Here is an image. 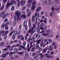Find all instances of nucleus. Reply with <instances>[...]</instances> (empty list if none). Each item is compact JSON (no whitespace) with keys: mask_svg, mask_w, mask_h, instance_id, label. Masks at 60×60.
Instances as JSON below:
<instances>
[{"mask_svg":"<svg viewBox=\"0 0 60 60\" xmlns=\"http://www.w3.org/2000/svg\"><path fill=\"white\" fill-rule=\"evenodd\" d=\"M15 15L18 16V17L17 16H15V17L14 21L13 23H17V22L16 21V20H20L21 19V17L19 16L20 15H21V13L19 12L18 11L17 12L15 13Z\"/></svg>","mask_w":60,"mask_h":60,"instance_id":"nucleus-1","label":"nucleus"},{"mask_svg":"<svg viewBox=\"0 0 60 60\" xmlns=\"http://www.w3.org/2000/svg\"><path fill=\"white\" fill-rule=\"evenodd\" d=\"M14 33L12 35V38L13 40H15V36L17 35V34L18 33V31L17 30H15V31L14 30H13L9 34V36H11L12 34H13V33Z\"/></svg>","mask_w":60,"mask_h":60,"instance_id":"nucleus-2","label":"nucleus"},{"mask_svg":"<svg viewBox=\"0 0 60 60\" xmlns=\"http://www.w3.org/2000/svg\"><path fill=\"white\" fill-rule=\"evenodd\" d=\"M8 33H9V31H6L5 32L4 31H3V30L0 31V34L2 35V36H6L8 34Z\"/></svg>","mask_w":60,"mask_h":60,"instance_id":"nucleus-3","label":"nucleus"},{"mask_svg":"<svg viewBox=\"0 0 60 60\" xmlns=\"http://www.w3.org/2000/svg\"><path fill=\"white\" fill-rule=\"evenodd\" d=\"M8 14H6L5 15V13L4 12H2L0 14V17H2L3 19H4Z\"/></svg>","mask_w":60,"mask_h":60,"instance_id":"nucleus-4","label":"nucleus"},{"mask_svg":"<svg viewBox=\"0 0 60 60\" xmlns=\"http://www.w3.org/2000/svg\"><path fill=\"white\" fill-rule=\"evenodd\" d=\"M35 0H34V1L33 3L32 4L31 9L33 11H34L35 8V5L36 4V2H35Z\"/></svg>","mask_w":60,"mask_h":60,"instance_id":"nucleus-5","label":"nucleus"},{"mask_svg":"<svg viewBox=\"0 0 60 60\" xmlns=\"http://www.w3.org/2000/svg\"><path fill=\"white\" fill-rule=\"evenodd\" d=\"M50 33V30H47L46 32V34L45 33L42 34V35L45 36H46L47 35H48V34H49Z\"/></svg>","mask_w":60,"mask_h":60,"instance_id":"nucleus-6","label":"nucleus"},{"mask_svg":"<svg viewBox=\"0 0 60 60\" xmlns=\"http://www.w3.org/2000/svg\"><path fill=\"white\" fill-rule=\"evenodd\" d=\"M23 25V26H24V27H25V30L26 31H27V29H28V27H26V26L27 25V22L26 21H25L24 22Z\"/></svg>","mask_w":60,"mask_h":60,"instance_id":"nucleus-7","label":"nucleus"},{"mask_svg":"<svg viewBox=\"0 0 60 60\" xmlns=\"http://www.w3.org/2000/svg\"><path fill=\"white\" fill-rule=\"evenodd\" d=\"M11 4L12 5H13V4H17V2L16 1H15V0H11L10 2Z\"/></svg>","mask_w":60,"mask_h":60,"instance_id":"nucleus-8","label":"nucleus"},{"mask_svg":"<svg viewBox=\"0 0 60 60\" xmlns=\"http://www.w3.org/2000/svg\"><path fill=\"white\" fill-rule=\"evenodd\" d=\"M9 24V22H7L5 24V30H8V26L7 25Z\"/></svg>","mask_w":60,"mask_h":60,"instance_id":"nucleus-9","label":"nucleus"},{"mask_svg":"<svg viewBox=\"0 0 60 60\" xmlns=\"http://www.w3.org/2000/svg\"><path fill=\"white\" fill-rule=\"evenodd\" d=\"M20 47L18 48V50H19V51L21 50L22 49V48L23 49H25V47L22 45H20Z\"/></svg>","mask_w":60,"mask_h":60,"instance_id":"nucleus-10","label":"nucleus"},{"mask_svg":"<svg viewBox=\"0 0 60 60\" xmlns=\"http://www.w3.org/2000/svg\"><path fill=\"white\" fill-rule=\"evenodd\" d=\"M21 5L22 6H23L26 4V1L25 0L22 1L21 2Z\"/></svg>","mask_w":60,"mask_h":60,"instance_id":"nucleus-11","label":"nucleus"},{"mask_svg":"<svg viewBox=\"0 0 60 60\" xmlns=\"http://www.w3.org/2000/svg\"><path fill=\"white\" fill-rule=\"evenodd\" d=\"M11 5H12L11 4V3H10L9 2H8L7 4V6H6V7H9Z\"/></svg>","mask_w":60,"mask_h":60,"instance_id":"nucleus-12","label":"nucleus"},{"mask_svg":"<svg viewBox=\"0 0 60 60\" xmlns=\"http://www.w3.org/2000/svg\"><path fill=\"white\" fill-rule=\"evenodd\" d=\"M53 49V46H52L51 45L49 47V50H50V51H52Z\"/></svg>","mask_w":60,"mask_h":60,"instance_id":"nucleus-13","label":"nucleus"},{"mask_svg":"<svg viewBox=\"0 0 60 60\" xmlns=\"http://www.w3.org/2000/svg\"><path fill=\"white\" fill-rule=\"evenodd\" d=\"M21 18H22L23 19H25L26 17V15H25L22 14L21 16Z\"/></svg>","mask_w":60,"mask_h":60,"instance_id":"nucleus-14","label":"nucleus"},{"mask_svg":"<svg viewBox=\"0 0 60 60\" xmlns=\"http://www.w3.org/2000/svg\"><path fill=\"white\" fill-rule=\"evenodd\" d=\"M18 50H19L17 48H15L14 49V51L16 53H18Z\"/></svg>","mask_w":60,"mask_h":60,"instance_id":"nucleus-15","label":"nucleus"},{"mask_svg":"<svg viewBox=\"0 0 60 60\" xmlns=\"http://www.w3.org/2000/svg\"><path fill=\"white\" fill-rule=\"evenodd\" d=\"M44 26V23H42L41 24L40 26V27H41V30L42 29V28H43Z\"/></svg>","mask_w":60,"mask_h":60,"instance_id":"nucleus-16","label":"nucleus"},{"mask_svg":"<svg viewBox=\"0 0 60 60\" xmlns=\"http://www.w3.org/2000/svg\"><path fill=\"white\" fill-rule=\"evenodd\" d=\"M31 20L32 22L35 21V17L34 16H33Z\"/></svg>","mask_w":60,"mask_h":60,"instance_id":"nucleus-17","label":"nucleus"},{"mask_svg":"<svg viewBox=\"0 0 60 60\" xmlns=\"http://www.w3.org/2000/svg\"><path fill=\"white\" fill-rule=\"evenodd\" d=\"M41 41V39H39V40L37 41V43L36 45H37L39 43H40V42Z\"/></svg>","mask_w":60,"mask_h":60,"instance_id":"nucleus-18","label":"nucleus"},{"mask_svg":"<svg viewBox=\"0 0 60 60\" xmlns=\"http://www.w3.org/2000/svg\"><path fill=\"white\" fill-rule=\"evenodd\" d=\"M15 52H10L9 55V56H11L12 54H15Z\"/></svg>","mask_w":60,"mask_h":60,"instance_id":"nucleus-19","label":"nucleus"},{"mask_svg":"<svg viewBox=\"0 0 60 60\" xmlns=\"http://www.w3.org/2000/svg\"><path fill=\"white\" fill-rule=\"evenodd\" d=\"M43 21L45 23L47 24V18H45V19Z\"/></svg>","mask_w":60,"mask_h":60,"instance_id":"nucleus-20","label":"nucleus"},{"mask_svg":"<svg viewBox=\"0 0 60 60\" xmlns=\"http://www.w3.org/2000/svg\"><path fill=\"white\" fill-rule=\"evenodd\" d=\"M41 7H38L37 9L36 10V11H41Z\"/></svg>","mask_w":60,"mask_h":60,"instance_id":"nucleus-21","label":"nucleus"},{"mask_svg":"<svg viewBox=\"0 0 60 60\" xmlns=\"http://www.w3.org/2000/svg\"><path fill=\"white\" fill-rule=\"evenodd\" d=\"M2 57L3 58H5L6 57V53H4L3 54L2 56Z\"/></svg>","mask_w":60,"mask_h":60,"instance_id":"nucleus-22","label":"nucleus"},{"mask_svg":"<svg viewBox=\"0 0 60 60\" xmlns=\"http://www.w3.org/2000/svg\"><path fill=\"white\" fill-rule=\"evenodd\" d=\"M4 6H2L0 8V11H2L3 10H4Z\"/></svg>","mask_w":60,"mask_h":60,"instance_id":"nucleus-23","label":"nucleus"},{"mask_svg":"<svg viewBox=\"0 0 60 60\" xmlns=\"http://www.w3.org/2000/svg\"><path fill=\"white\" fill-rule=\"evenodd\" d=\"M2 28H4L5 27V24L4 25V23H3L1 26Z\"/></svg>","mask_w":60,"mask_h":60,"instance_id":"nucleus-24","label":"nucleus"},{"mask_svg":"<svg viewBox=\"0 0 60 60\" xmlns=\"http://www.w3.org/2000/svg\"><path fill=\"white\" fill-rule=\"evenodd\" d=\"M29 26L30 27L31 26V20L30 19H29Z\"/></svg>","mask_w":60,"mask_h":60,"instance_id":"nucleus-25","label":"nucleus"},{"mask_svg":"<svg viewBox=\"0 0 60 60\" xmlns=\"http://www.w3.org/2000/svg\"><path fill=\"white\" fill-rule=\"evenodd\" d=\"M53 14H55V13L53 12H52L51 13H50L49 15L52 17L53 16Z\"/></svg>","mask_w":60,"mask_h":60,"instance_id":"nucleus-26","label":"nucleus"},{"mask_svg":"<svg viewBox=\"0 0 60 60\" xmlns=\"http://www.w3.org/2000/svg\"><path fill=\"white\" fill-rule=\"evenodd\" d=\"M39 55L37 54L36 56L34 57L33 58H34V59H36L38 57H39Z\"/></svg>","mask_w":60,"mask_h":60,"instance_id":"nucleus-27","label":"nucleus"},{"mask_svg":"<svg viewBox=\"0 0 60 60\" xmlns=\"http://www.w3.org/2000/svg\"><path fill=\"white\" fill-rule=\"evenodd\" d=\"M31 28H30L27 31V33H28V34H29L30 33H31Z\"/></svg>","mask_w":60,"mask_h":60,"instance_id":"nucleus-28","label":"nucleus"},{"mask_svg":"<svg viewBox=\"0 0 60 60\" xmlns=\"http://www.w3.org/2000/svg\"><path fill=\"white\" fill-rule=\"evenodd\" d=\"M46 50H47V49L46 48H45L44 50H43V52L44 53H46Z\"/></svg>","mask_w":60,"mask_h":60,"instance_id":"nucleus-29","label":"nucleus"},{"mask_svg":"<svg viewBox=\"0 0 60 60\" xmlns=\"http://www.w3.org/2000/svg\"><path fill=\"white\" fill-rule=\"evenodd\" d=\"M21 31L20 30H19L18 31V35H19L21 34Z\"/></svg>","mask_w":60,"mask_h":60,"instance_id":"nucleus-30","label":"nucleus"},{"mask_svg":"<svg viewBox=\"0 0 60 60\" xmlns=\"http://www.w3.org/2000/svg\"><path fill=\"white\" fill-rule=\"evenodd\" d=\"M15 9V7L14 6H12L11 8V11H13Z\"/></svg>","mask_w":60,"mask_h":60,"instance_id":"nucleus-31","label":"nucleus"},{"mask_svg":"<svg viewBox=\"0 0 60 60\" xmlns=\"http://www.w3.org/2000/svg\"><path fill=\"white\" fill-rule=\"evenodd\" d=\"M35 49V47H33L32 49V50H31V51L32 52H33V51H34V50Z\"/></svg>","mask_w":60,"mask_h":60,"instance_id":"nucleus-32","label":"nucleus"},{"mask_svg":"<svg viewBox=\"0 0 60 60\" xmlns=\"http://www.w3.org/2000/svg\"><path fill=\"white\" fill-rule=\"evenodd\" d=\"M21 28H22V25H20L19 27V30H21Z\"/></svg>","mask_w":60,"mask_h":60,"instance_id":"nucleus-33","label":"nucleus"},{"mask_svg":"<svg viewBox=\"0 0 60 60\" xmlns=\"http://www.w3.org/2000/svg\"><path fill=\"white\" fill-rule=\"evenodd\" d=\"M4 45V42H2L0 43V46H3Z\"/></svg>","mask_w":60,"mask_h":60,"instance_id":"nucleus-34","label":"nucleus"},{"mask_svg":"<svg viewBox=\"0 0 60 60\" xmlns=\"http://www.w3.org/2000/svg\"><path fill=\"white\" fill-rule=\"evenodd\" d=\"M48 41L49 42V43H52V40L50 39H49L48 40Z\"/></svg>","mask_w":60,"mask_h":60,"instance_id":"nucleus-35","label":"nucleus"},{"mask_svg":"<svg viewBox=\"0 0 60 60\" xmlns=\"http://www.w3.org/2000/svg\"><path fill=\"white\" fill-rule=\"evenodd\" d=\"M27 6L28 7H30L31 6V4H29L27 5Z\"/></svg>","mask_w":60,"mask_h":60,"instance_id":"nucleus-36","label":"nucleus"},{"mask_svg":"<svg viewBox=\"0 0 60 60\" xmlns=\"http://www.w3.org/2000/svg\"><path fill=\"white\" fill-rule=\"evenodd\" d=\"M13 49V48L12 47H10L9 49V51H11Z\"/></svg>","mask_w":60,"mask_h":60,"instance_id":"nucleus-37","label":"nucleus"},{"mask_svg":"<svg viewBox=\"0 0 60 60\" xmlns=\"http://www.w3.org/2000/svg\"><path fill=\"white\" fill-rule=\"evenodd\" d=\"M34 33V31L33 30H31V34H33Z\"/></svg>","mask_w":60,"mask_h":60,"instance_id":"nucleus-38","label":"nucleus"},{"mask_svg":"<svg viewBox=\"0 0 60 60\" xmlns=\"http://www.w3.org/2000/svg\"><path fill=\"white\" fill-rule=\"evenodd\" d=\"M26 42H24L23 43V46L24 47L26 46Z\"/></svg>","mask_w":60,"mask_h":60,"instance_id":"nucleus-39","label":"nucleus"},{"mask_svg":"<svg viewBox=\"0 0 60 60\" xmlns=\"http://www.w3.org/2000/svg\"><path fill=\"white\" fill-rule=\"evenodd\" d=\"M8 21V19L6 18L4 20V22H7Z\"/></svg>","mask_w":60,"mask_h":60,"instance_id":"nucleus-40","label":"nucleus"},{"mask_svg":"<svg viewBox=\"0 0 60 60\" xmlns=\"http://www.w3.org/2000/svg\"><path fill=\"white\" fill-rule=\"evenodd\" d=\"M17 54H19V55H22V54H23V52H17Z\"/></svg>","mask_w":60,"mask_h":60,"instance_id":"nucleus-41","label":"nucleus"},{"mask_svg":"<svg viewBox=\"0 0 60 60\" xmlns=\"http://www.w3.org/2000/svg\"><path fill=\"white\" fill-rule=\"evenodd\" d=\"M47 28V26H45V28H42V29L41 30H45V29H46Z\"/></svg>","mask_w":60,"mask_h":60,"instance_id":"nucleus-42","label":"nucleus"},{"mask_svg":"<svg viewBox=\"0 0 60 60\" xmlns=\"http://www.w3.org/2000/svg\"><path fill=\"white\" fill-rule=\"evenodd\" d=\"M33 1V0H29L28 1V3H32Z\"/></svg>","mask_w":60,"mask_h":60,"instance_id":"nucleus-43","label":"nucleus"},{"mask_svg":"<svg viewBox=\"0 0 60 60\" xmlns=\"http://www.w3.org/2000/svg\"><path fill=\"white\" fill-rule=\"evenodd\" d=\"M30 14H31V13H27V17H29L30 16Z\"/></svg>","mask_w":60,"mask_h":60,"instance_id":"nucleus-44","label":"nucleus"},{"mask_svg":"<svg viewBox=\"0 0 60 60\" xmlns=\"http://www.w3.org/2000/svg\"><path fill=\"white\" fill-rule=\"evenodd\" d=\"M47 1H45L44 2V4H47Z\"/></svg>","mask_w":60,"mask_h":60,"instance_id":"nucleus-45","label":"nucleus"},{"mask_svg":"<svg viewBox=\"0 0 60 60\" xmlns=\"http://www.w3.org/2000/svg\"><path fill=\"white\" fill-rule=\"evenodd\" d=\"M14 56L15 57V58H18L19 56H18V55H14Z\"/></svg>","mask_w":60,"mask_h":60,"instance_id":"nucleus-46","label":"nucleus"},{"mask_svg":"<svg viewBox=\"0 0 60 60\" xmlns=\"http://www.w3.org/2000/svg\"><path fill=\"white\" fill-rule=\"evenodd\" d=\"M56 47H57V46L56 45H55L54 46V49H56Z\"/></svg>","mask_w":60,"mask_h":60,"instance_id":"nucleus-47","label":"nucleus"},{"mask_svg":"<svg viewBox=\"0 0 60 60\" xmlns=\"http://www.w3.org/2000/svg\"><path fill=\"white\" fill-rule=\"evenodd\" d=\"M56 1V4H59V1L58 0H55Z\"/></svg>","mask_w":60,"mask_h":60,"instance_id":"nucleus-48","label":"nucleus"},{"mask_svg":"<svg viewBox=\"0 0 60 60\" xmlns=\"http://www.w3.org/2000/svg\"><path fill=\"white\" fill-rule=\"evenodd\" d=\"M20 3L19 2H18L17 4V5L18 6H20Z\"/></svg>","mask_w":60,"mask_h":60,"instance_id":"nucleus-49","label":"nucleus"},{"mask_svg":"<svg viewBox=\"0 0 60 60\" xmlns=\"http://www.w3.org/2000/svg\"><path fill=\"white\" fill-rule=\"evenodd\" d=\"M20 45H16L15 46H13L12 47L13 48V47H20Z\"/></svg>","mask_w":60,"mask_h":60,"instance_id":"nucleus-50","label":"nucleus"},{"mask_svg":"<svg viewBox=\"0 0 60 60\" xmlns=\"http://www.w3.org/2000/svg\"><path fill=\"white\" fill-rule=\"evenodd\" d=\"M21 37H22L21 38V40H23L24 39V37H23L22 36Z\"/></svg>","mask_w":60,"mask_h":60,"instance_id":"nucleus-51","label":"nucleus"},{"mask_svg":"<svg viewBox=\"0 0 60 60\" xmlns=\"http://www.w3.org/2000/svg\"><path fill=\"white\" fill-rule=\"evenodd\" d=\"M55 9L56 11H59L60 9L59 8H55Z\"/></svg>","mask_w":60,"mask_h":60,"instance_id":"nucleus-52","label":"nucleus"},{"mask_svg":"<svg viewBox=\"0 0 60 60\" xmlns=\"http://www.w3.org/2000/svg\"><path fill=\"white\" fill-rule=\"evenodd\" d=\"M46 57L48 58H50L51 57V56H46Z\"/></svg>","mask_w":60,"mask_h":60,"instance_id":"nucleus-53","label":"nucleus"},{"mask_svg":"<svg viewBox=\"0 0 60 60\" xmlns=\"http://www.w3.org/2000/svg\"><path fill=\"white\" fill-rule=\"evenodd\" d=\"M27 41H28V42H30L31 41H30V38H29L27 40Z\"/></svg>","mask_w":60,"mask_h":60,"instance_id":"nucleus-54","label":"nucleus"},{"mask_svg":"<svg viewBox=\"0 0 60 60\" xmlns=\"http://www.w3.org/2000/svg\"><path fill=\"white\" fill-rule=\"evenodd\" d=\"M38 30H39L40 29H41V27H40L39 26H38Z\"/></svg>","mask_w":60,"mask_h":60,"instance_id":"nucleus-55","label":"nucleus"},{"mask_svg":"<svg viewBox=\"0 0 60 60\" xmlns=\"http://www.w3.org/2000/svg\"><path fill=\"white\" fill-rule=\"evenodd\" d=\"M45 33V31H42L40 32V33H42V34H43V33Z\"/></svg>","mask_w":60,"mask_h":60,"instance_id":"nucleus-56","label":"nucleus"},{"mask_svg":"<svg viewBox=\"0 0 60 60\" xmlns=\"http://www.w3.org/2000/svg\"><path fill=\"white\" fill-rule=\"evenodd\" d=\"M55 9L54 8H52L51 9V10L52 11H55Z\"/></svg>","mask_w":60,"mask_h":60,"instance_id":"nucleus-57","label":"nucleus"},{"mask_svg":"<svg viewBox=\"0 0 60 60\" xmlns=\"http://www.w3.org/2000/svg\"><path fill=\"white\" fill-rule=\"evenodd\" d=\"M39 36V34H38L36 35V38H37Z\"/></svg>","mask_w":60,"mask_h":60,"instance_id":"nucleus-58","label":"nucleus"},{"mask_svg":"<svg viewBox=\"0 0 60 60\" xmlns=\"http://www.w3.org/2000/svg\"><path fill=\"white\" fill-rule=\"evenodd\" d=\"M37 49H39L40 48V46L39 45H38L36 46Z\"/></svg>","mask_w":60,"mask_h":60,"instance_id":"nucleus-59","label":"nucleus"},{"mask_svg":"<svg viewBox=\"0 0 60 60\" xmlns=\"http://www.w3.org/2000/svg\"><path fill=\"white\" fill-rule=\"evenodd\" d=\"M9 54V53L8 52H7L6 53V55H7V56Z\"/></svg>","mask_w":60,"mask_h":60,"instance_id":"nucleus-60","label":"nucleus"},{"mask_svg":"<svg viewBox=\"0 0 60 60\" xmlns=\"http://www.w3.org/2000/svg\"><path fill=\"white\" fill-rule=\"evenodd\" d=\"M7 0H3V1L4 2V3H6V2H7Z\"/></svg>","mask_w":60,"mask_h":60,"instance_id":"nucleus-61","label":"nucleus"},{"mask_svg":"<svg viewBox=\"0 0 60 60\" xmlns=\"http://www.w3.org/2000/svg\"><path fill=\"white\" fill-rule=\"evenodd\" d=\"M14 42H15V43H17V42H18V41L17 40H14Z\"/></svg>","mask_w":60,"mask_h":60,"instance_id":"nucleus-62","label":"nucleus"},{"mask_svg":"<svg viewBox=\"0 0 60 60\" xmlns=\"http://www.w3.org/2000/svg\"><path fill=\"white\" fill-rule=\"evenodd\" d=\"M25 7L24 6L23 7L22 10L23 11L24 10H25Z\"/></svg>","mask_w":60,"mask_h":60,"instance_id":"nucleus-63","label":"nucleus"},{"mask_svg":"<svg viewBox=\"0 0 60 60\" xmlns=\"http://www.w3.org/2000/svg\"><path fill=\"white\" fill-rule=\"evenodd\" d=\"M13 43V41H11L10 42V44H12Z\"/></svg>","mask_w":60,"mask_h":60,"instance_id":"nucleus-64","label":"nucleus"}]
</instances>
